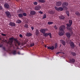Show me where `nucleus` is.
<instances>
[{"label": "nucleus", "mask_w": 80, "mask_h": 80, "mask_svg": "<svg viewBox=\"0 0 80 80\" xmlns=\"http://www.w3.org/2000/svg\"><path fill=\"white\" fill-rule=\"evenodd\" d=\"M69 24H70L72 25V20H69Z\"/></svg>", "instance_id": "nucleus-30"}, {"label": "nucleus", "mask_w": 80, "mask_h": 80, "mask_svg": "<svg viewBox=\"0 0 80 80\" xmlns=\"http://www.w3.org/2000/svg\"><path fill=\"white\" fill-rule=\"evenodd\" d=\"M9 25L11 27H15L16 25V24L14 22H10L9 24Z\"/></svg>", "instance_id": "nucleus-11"}, {"label": "nucleus", "mask_w": 80, "mask_h": 80, "mask_svg": "<svg viewBox=\"0 0 80 80\" xmlns=\"http://www.w3.org/2000/svg\"><path fill=\"white\" fill-rule=\"evenodd\" d=\"M62 4V3L61 1H58L57 2L56 4V6L57 7H59V6H61Z\"/></svg>", "instance_id": "nucleus-6"}, {"label": "nucleus", "mask_w": 80, "mask_h": 80, "mask_svg": "<svg viewBox=\"0 0 80 80\" xmlns=\"http://www.w3.org/2000/svg\"><path fill=\"white\" fill-rule=\"evenodd\" d=\"M18 17H19V18H22V17H23V14H22V13L19 14H18Z\"/></svg>", "instance_id": "nucleus-25"}, {"label": "nucleus", "mask_w": 80, "mask_h": 80, "mask_svg": "<svg viewBox=\"0 0 80 80\" xmlns=\"http://www.w3.org/2000/svg\"><path fill=\"white\" fill-rule=\"evenodd\" d=\"M38 1L40 3H45V0H39Z\"/></svg>", "instance_id": "nucleus-23"}, {"label": "nucleus", "mask_w": 80, "mask_h": 80, "mask_svg": "<svg viewBox=\"0 0 80 80\" xmlns=\"http://www.w3.org/2000/svg\"><path fill=\"white\" fill-rule=\"evenodd\" d=\"M66 28H67V29H68V30H71V28H70L67 27Z\"/></svg>", "instance_id": "nucleus-39"}, {"label": "nucleus", "mask_w": 80, "mask_h": 80, "mask_svg": "<svg viewBox=\"0 0 80 80\" xmlns=\"http://www.w3.org/2000/svg\"><path fill=\"white\" fill-rule=\"evenodd\" d=\"M49 13H50V14H53L54 13V12H53V11H49Z\"/></svg>", "instance_id": "nucleus-29"}, {"label": "nucleus", "mask_w": 80, "mask_h": 80, "mask_svg": "<svg viewBox=\"0 0 80 80\" xmlns=\"http://www.w3.org/2000/svg\"><path fill=\"white\" fill-rule=\"evenodd\" d=\"M71 54L72 55V56H76V53L75 52H71Z\"/></svg>", "instance_id": "nucleus-27"}, {"label": "nucleus", "mask_w": 80, "mask_h": 80, "mask_svg": "<svg viewBox=\"0 0 80 80\" xmlns=\"http://www.w3.org/2000/svg\"><path fill=\"white\" fill-rule=\"evenodd\" d=\"M5 41H6V42H7V40H5Z\"/></svg>", "instance_id": "nucleus-51"}, {"label": "nucleus", "mask_w": 80, "mask_h": 80, "mask_svg": "<svg viewBox=\"0 0 80 80\" xmlns=\"http://www.w3.org/2000/svg\"><path fill=\"white\" fill-rule=\"evenodd\" d=\"M5 14L6 15V17H8V18H10L11 17V14H10V12L8 11H7L5 12Z\"/></svg>", "instance_id": "nucleus-4"}, {"label": "nucleus", "mask_w": 80, "mask_h": 80, "mask_svg": "<svg viewBox=\"0 0 80 80\" xmlns=\"http://www.w3.org/2000/svg\"><path fill=\"white\" fill-rule=\"evenodd\" d=\"M40 32L42 33L43 34L45 33L46 32V29H42L40 30Z\"/></svg>", "instance_id": "nucleus-12"}, {"label": "nucleus", "mask_w": 80, "mask_h": 80, "mask_svg": "<svg viewBox=\"0 0 80 80\" xmlns=\"http://www.w3.org/2000/svg\"><path fill=\"white\" fill-rule=\"evenodd\" d=\"M12 53L13 54V55H16L17 54V51L15 50H13L12 52Z\"/></svg>", "instance_id": "nucleus-20"}, {"label": "nucleus", "mask_w": 80, "mask_h": 80, "mask_svg": "<svg viewBox=\"0 0 80 80\" xmlns=\"http://www.w3.org/2000/svg\"><path fill=\"white\" fill-rule=\"evenodd\" d=\"M59 29L60 31L59 32V35L60 36H62L65 33L64 30L65 29V26L64 25H62L60 27Z\"/></svg>", "instance_id": "nucleus-2"}, {"label": "nucleus", "mask_w": 80, "mask_h": 80, "mask_svg": "<svg viewBox=\"0 0 80 80\" xmlns=\"http://www.w3.org/2000/svg\"><path fill=\"white\" fill-rule=\"evenodd\" d=\"M35 33L36 35L37 36H38V35H39V31L38 30V29H36V30Z\"/></svg>", "instance_id": "nucleus-19"}, {"label": "nucleus", "mask_w": 80, "mask_h": 80, "mask_svg": "<svg viewBox=\"0 0 80 80\" xmlns=\"http://www.w3.org/2000/svg\"><path fill=\"white\" fill-rule=\"evenodd\" d=\"M24 27L27 28H28V24H26L24 26Z\"/></svg>", "instance_id": "nucleus-36"}, {"label": "nucleus", "mask_w": 80, "mask_h": 80, "mask_svg": "<svg viewBox=\"0 0 80 80\" xmlns=\"http://www.w3.org/2000/svg\"><path fill=\"white\" fill-rule=\"evenodd\" d=\"M47 48L48 49L53 50L54 49V47L53 46H52L51 47L50 46L48 47Z\"/></svg>", "instance_id": "nucleus-18"}, {"label": "nucleus", "mask_w": 80, "mask_h": 80, "mask_svg": "<svg viewBox=\"0 0 80 80\" xmlns=\"http://www.w3.org/2000/svg\"><path fill=\"white\" fill-rule=\"evenodd\" d=\"M23 16H24V17H26V16H27V13H23Z\"/></svg>", "instance_id": "nucleus-38"}, {"label": "nucleus", "mask_w": 80, "mask_h": 80, "mask_svg": "<svg viewBox=\"0 0 80 80\" xmlns=\"http://www.w3.org/2000/svg\"><path fill=\"white\" fill-rule=\"evenodd\" d=\"M19 37L21 38H22L23 37V36L22 34H20L19 35Z\"/></svg>", "instance_id": "nucleus-45"}, {"label": "nucleus", "mask_w": 80, "mask_h": 80, "mask_svg": "<svg viewBox=\"0 0 80 80\" xmlns=\"http://www.w3.org/2000/svg\"><path fill=\"white\" fill-rule=\"evenodd\" d=\"M54 28H55L56 30H57V29H58L57 28V26L56 25L54 26Z\"/></svg>", "instance_id": "nucleus-43"}, {"label": "nucleus", "mask_w": 80, "mask_h": 80, "mask_svg": "<svg viewBox=\"0 0 80 80\" xmlns=\"http://www.w3.org/2000/svg\"><path fill=\"white\" fill-rule=\"evenodd\" d=\"M66 25L67 26V27H71L72 26V25L69 23H67L66 24Z\"/></svg>", "instance_id": "nucleus-33"}, {"label": "nucleus", "mask_w": 80, "mask_h": 80, "mask_svg": "<svg viewBox=\"0 0 80 80\" xmlns=\"http://www.w3.org/2000/svg\"><path fill=\"white\" fill-rule=\"evenodd\" d=\"M26 35V37H31V36H32V34L30 32L28 33V32H27Z\"/></svg>", "instance_id": "nucleus-17"}, {"label": "nucleus", "mask_w": 80, "mask_h": 80, "mask_svg": "<svg viewBox=\"0 0 80 80\" xmlns=\"http://www.w3.org/2000/svg\"><path fill=\"white\" fill-rule=\"evenodd\" d=\"M54 8L55 9V10H57L58 11L59 10V8L55 6Z\"/></svg>", "instance_id": "nucleus-35"}, {"label": "nucleus", "mask_w": 80, "mask_h": 80, "mask_svg": "<svg viewBox=\"0 0 80 80\" xmlns=\"http://www.w3.org/2000/svg\"><path fill=\"white\" fill-rule=\"evenodd\" d=\"M2 35V36H6V34H3V33H2L1 34Z\"/></svg>", "instance_id": "nucleus-46"}, {"label": "nucleus", "mask_w": 80, "mask_h": 80, "mask_svg": "<svg viewBox=\"0 0 80 80\" xmlns=\"http://www.w3.org/2000/svg\"><path fill=\"white\" fill-rule=\"evenodd\" d=\"M30 13L32 15H35L36 14V12L34 11H31Z\"/></svg>", "instance_id": "nucleus-14"}, {"label": "nucleus", "mask_w": 80, "mask_h": 80, "mask_svg": "<svg viewBox=\"0 0 80 80\" xmlns=\"http://www.w3.org/2000/svg\"><path fill=\"white\" fill-rule=\"evenodd\" d=\"M17 53V54H18V55H20V54H21V53H20V51H18Z\"/></svg>", "instance_id": "nucleus-44"}, {"label": "nucleus", "mask_w": 80, "mask_h": 80, "mask_svg": "<svg viewBox=\"0 0 80 80\" xmlns=\"http://www.w3.org/2000/svg\"><path fill=\"white\" fill-rule=\"evenodd\" d=\"M33 4L34 5H37L38 4V2H33Z\"/></svg>", "instance_id": "nucleus-32"}, {"label": "nucleus", "mask_w": 80, "mask_h": 80, "mask_svg": "<svg viewBox=\"0 0 80 80\" xmlns=\"http://www.w3.org/2000/svg\"><path fill=\"white\" fill-rule=\"evenodd\" d=\"M66 35L68 38H70V37H71V35H70V33L69 32H66Z\"/></svg>", "instance_id": "nucleus-13"}, {"label": "nucleus", "mask_w": 80, "mask_h": 80, "mask_svg": "<svg viewBox=\"0 0 80 80\" xmlns=\"http://www.w3.org/2000/svg\"><path fill=\"white\" fill-rule=\"evenodd\" d=\"M53 22H49L48 23V25H52V24H53Z\"/></svg>", "instance_id": "nucleus-28"}, {"label": "nucleus", "mask_w": 80, "mask_h": 80, "mask_svg": "<svg viewBox=\"0 0 80 80\" xmlns=\"http://www.w3.org/2000/svg\"><path fill=\"white\" fill-rule=\"evenodd\" d=\"M31 28L32 30H33V29H34V28H33V27H32Z\"/></svg>", "instance_id": "nucleus-47"}, {"label": "nucleus", "mask_w": 80, "mask_h": 80, "mask_svg": "<svg viewBox=\"0 0 80 80\" xmlns=\"http://www.w3.org/2000/svg\"><path fill=\"white\" fill-rule=\"evenodd\" d=\"M2 9H3V8L2 7V6L0 5V10H2Z\"/></svg>", "instance_id": "nucleus-42"}, {"label": "nucleus", "mask_w": 80, "mask_h": 80, "mask_svg": "<svg viewBox=\"0 0 80 80\" xmlns=\"http://www.w3.org/2000/svg\"><path fill=\"white\" fill-rule=\"evenodd\" d=\"M45 47H47V45H46L44 46Z\"/></svg>", "instance_id": "nucleus-50"}, {"label": "nucleus", "mask_w": 80, "mask_h": 80, "mask_svg": "<svg viewBox=\"0 0 80 80\" xmlns=\"http://www.w3.org/2000/svg\"><path fill=\"white\" fill-rule=\"evenodd\" d=\"M43 35L44 37H48V36L49 35L51 38H52V34L51 33H45L44 34H43Z\"/></svg>", "instance_id": "nucleus-5"}, {"label": "nucleus", "mask_w": 80, "mask_h": 80, "mask_svg": "<svg viewBox=\"0 0 80 80\" xmlns=\"http://www.w3.org/2000/svg\"><path fill=\"white\" fill-rule=\"evenodd\" d=\"M68 3L67 2H63L62 4V7H63V8H65L66 9V10H67L68 8L66 7H68Z\"/></svg>", "instance_id": "nucleus-3"}, {"label": "nucleus", "mask_w": 80, "mask_h": 80, "mask_svg": "<svg viewBox=\"0 0 80 80\" xmlns=\"http://www.w3.org/2000/svg\"><path fill=\"white\" fill-rule=\"evenodd\" d=\"M58 47V43H55V46L54 47L55 49H57V48Z\"/></svg>", "instance_id": "nucleus-26"}, {"label": "nucleus", "mask_w": 80, "mask_h": 80, "mask_svg": "<svg viewBox=\"0 0 80 80\" xmlns=\"http://www.w3.org/2000/svg\"><path fill=\"white\" fill-rule=\"evenodd\" d=\"M70 46L72 48H75V44L73 43V42H71L70 43Z\"/></svg>", "instance_id": "nucleus-7"}, {"label": "nucleus", "mask_w": 80, "mask_h": 80, "mask_svg": "<svg viewBox=\"0 0 80 80\" xmlns=\"http://www.w3.org/2000/svg\"><path fill=\"white\" fill-rule=\"evenodd\" d=\"M34 45H35V43H32L30 44V47H33V46H34Z\"/></svg>", "instance_id": "nucleus-37"}, {"label": "nucleus", "mask_w": 80, "mask_h": 80, "mask_svg": "<svg viewBox=\"0 0 80 80\" xmlns=\"http://www.w3.org/2000/svg\"><path fill=\"white\" fill-rule=\"evenodd\" d=\"M60 41L61 43H62V44L63 45H64V46L65 45V41L63 40H60Z\"/></svg>", "instance_id": "nucleus-16"}, {"label": "nucleus", "mask_w": 80, "mask_h": 80, "mask_svg": "<svg viewBox=\"0 0 80 80\" xmlns=\"http://www.w3.org/2000/svg\"><path fill=\"white\" fill-rule=\"evenodd\" d=\"M75 14L77 16H80V13H79L78 11H76L75 12Z\"/></svg>", "instance_id": "nucleus-22"}, {"label": "nucleus", "mask_w": 80, "mask_h": 80, "mask_svg": "<svg viewBox=\"0 0 80 80\" xmlns=\"http://www.w3.org/2000/svg\"><path fill=\"white\" fill-rule=\"evenodd\" d=\"M69 61L70 63H74L75 62V60L73 58L70 59Z\"/></svg>", "instance_id": "nucleus-8"}, {"label": "nucleus", "mask_w": 80, "mask_h": 80, "mask_svg": "<svg viewBox=\"0 0 80 80\" xmlns=\"http://www.w3.org/2000/svg\"><path fill=\"white\" fill-rule=\"evenodd\" d=\"M2 49H3V50H4V51H6V52H7V50H6V49H5V47H3L2 48Z\"/></svg>", "instance_id": "nucleus-40"}, {"label": "nucleus", "mask_w": 80, "mask_h": 80, "mask_svg": "<svg viewBox=\"0 0 80 80\" xmlns=\"http://www.w3.org/2000/svg\"><path fill=\"white\" fill-rule=\"evenodd\" d=\"M45 18H47V15L45 14H44L43 16V17L42 18V19H44Z\"/></svg>", "instance_id": "nucleus-31"}, {"label": "nucleus", "mask_w": 80, "mask_h": 80, "mask_svg": "<svg viewBox=\"0 0 80 80\" xmlns=\"http://www.w3.org/2000/svg\"><path fill=\"white\" fill-rule=\"evenodd\" d=\"M1 0V1H2V0Z\"/></svg>", "instance_id": "nucleus-52"}, {"label": "nucleus", "mask_w": 80, "mask_h": 80, "mask_svg": "<svg viewBox=\"0 0 80 80\" xmlns=\"http://www.w3.org/2000/svg\"><path fill=\"white\" fill-rule=\"evenodd\" d=\"M4 7L6 8H9V7H10V5L8 3H6L4 4Z\"/></svg>", "instance_id": "nucleus-10"}, {"label": "nucleus", "mask_w": 80, "mask_h": 80, "mask_svg": "<svg viewBox=\"0 0 80 80\" xmlns=\"http://www.w3.org/2000/svg\"><path fill=\"white\" fill-rule=\"evenodd\" d=\"M63 10V8L61 7H59L58 11H62Z\"/></svg>", "instance_id": "nucleus-24"}, {"label": "nucleus", "mask_w": 80, "mask_h": 80, "mask_svg": "<svg viewBox=\"0 0 80 80\" xmlns=\"http://www.w3.org/2000/svg\"><path fill=\"white\" fill-rule=\"evenodd\" d=\"M38 12L39 13H40V14H43V12H42L40 11H38Z\"/></svg>", "instance_id": "nucleus-41"}, {"label": "nucleus", "mask_w": 80, "mask_h": 80, "mask_svg": "<svg viewBox=\"0 0 80 80\" xmlns=\"http://www.w3.org/2000/svg\"><path fill=\"white\" fill-rule=\"evenodd\" d=\"M3 47V45L0 44V47Z\"/></svg>", "instance_id": "nucleus-48"}, {"label": "nucleus", "mask_w": 80, "mask_h": 80, "mask_svg": "<svg viewBox=\"0 0 80 80\" xmlns=\"http://www.w3.org/2000/svg\"><path fill=\"white\" fill-rule=\"evenodd\" d=\"M41 8V6H37L35 7V10H39Z\"/></svg>", "instance_id": "nucleus-9"}, {"label": "nucleus", "mask_w": 80, "mask_h": 80, "mask_svg": "<svg viewBox=\"0 0 80 80\" xmlns=\"http://www.w3.org/2000/svg\"><path fill=\"white\" fill-rule=\"evenodd\" d=\"M60 53V52H58L57 53H56V54L57 55H58V54H59Z\"/></svg>", "instance_id": "nucleus-49"}, {"label": "nucleus", "mask_w": 80, "mask_h": 80, "mask_svg": "<svg viewBox=\"0 0 80 80\" xmlns=\"http://www.w3.org/2000/svg\"><path fill=\"white\" fill-rule=\"evenodd\" d=\"M66 13L68 17H69V16H70V15H69V12L68 11H67L66 12Z\"/></svg>", "instance_id": "nucleus-34"}, {"label": "nucleus", "mask_w": 80, "mask_h": 80, "mask_svg": "<svg viewBox=\"0 0 80 80\" xmlns=\"http://www.w3.org/2000/svg\"><path fill=\"white\" fill-rule=\"evenodd\" d=\"M59 18L60 20H65V17L63 15H61L59 16Z\"/></svg>", "instance_id": "nucleus-15"}, {"label": "nucleus", "mask_w": 80, "mask_h": 80, "mask_svg": "<svg viewBox=\"0 0 80 80\" xmlns=\"http://www.w3.org/2000/svg\"><path fill=\"white\" fill-rule=\"evenodd\" d=\"M22 22V21L20 19L17 20L16 21V22L17 23H20Z\"/></svg>", "instance_id": "nucleus-21"}, {"label": "nucleus", "mask_w": 80, "mask_h": 80, "mask_svg": "<svg viewBox=\"0 0 80 80\" xmlns=\"http://www.w3.org/2000/svg\"><path fill=\"white\" fill-rule=\"evenodd\" d=\"M10 41H9L8 42V43H9L10 45H13L12 44V43H13V40H14L15 41V42H14L15 46L16 47H17V46H19V45H20L21 43L20 42L18 41V40L17 39H14L13 38H9Z\"/></svg>", "instance_id": "nucleus-1"}]
</instances>
